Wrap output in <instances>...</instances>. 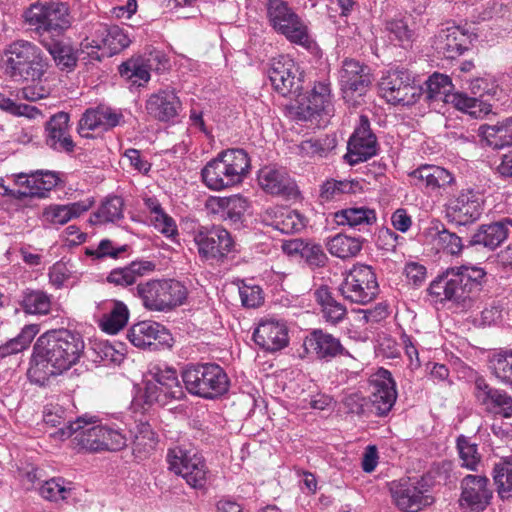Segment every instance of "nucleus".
Here are the masks:
<instances>
[{
  "instance_id": "obj_1",
  "label": "nucleus",
  "mask_w": 512,
  "mask_h": 512,
  "mask_svg": "<svg viewBox=\"0 0 512 512\" xmlns=\"http://www.w3.org/2000/svg\"><path fill=\"white\" fill-rule=\"evenodd\" d=\"M84 349V340L76 331L62 328L43 333L33 346L27 371L30 382L45 386L50 377L60 375L77 364Z\"/></svg>"
},
{
  "instance_id": "obj_39",
  "label": "nucleus",
  "mask_w": 512,
  "mask_h": 512,
  "mask_svg": "<svg viewBox=\"0 0 512 512\" xmlns=\"http://www.w3.org/2000/svg\"><path fill=\"white\" fill-rule=\"evenodd\" d=\"M103 306L106 312L98 321L99 327L108 334H117L126 326L129 319V310L119 300L106 301Z\"/></svg>"
},
{
  "instance_id": "obj_6",
  "label": "nucleus",
  "mask_w": 512,
  "mask_h": 512,
  "mask_svg": "<svg viewBox=\"0 0 512 512\" xmlns=\"http://www.w3.org/2000/svg\"><path fill=\"white\" fill-rule=\"evenodd\" d=\"M181 376L190 394L205 399L224 395L230 386L227 373L216 363L189 364L183 369Z\"/></svg>"
},
{
  "instance_id": "obj_55",
  "label": "nucleus",
  "mask_w": 512,
  "mask_h": 512,
  "mask_svg": "<svg viewBox=\"0 0 512 512\" xmlns=\"http://www.w3.org/2000/svg\"><path fill=\"white\" fill-rule=\"evenodd\" d=\"M457 448L462 460V466L470 470H476V467L481 459V456L478 453L477 445L472 443L469 438L460 436L457 439Z\"/></svg>"
},
{
  "instance_id": "obj_30",
  "label": "nucleus",
  "mask_w": 512,
  "mask_h": 512,
  "mask_svg": "<svg viewBox=\"0 0 512 512\" xmlns=\"http://www.w3.org/2000/svg\"><path fill=\"white\" fill-rule=\"evenodd\" d=\"M303 348L308 356L319 360H329L344 350L338 338L321 329H315L305 337Z\"/></svg>"
},
{
  "instance_id": "obj_11",
  "label": "nucleus",
  "mask_w": 512,
  "mask_h": 512,
  "mask_svg": "<svg viewBox=\"0 0 512 512\" xmlns=\"http://www.w3.org/2000/svg\"><path fill=\"white\" fill-rule=\"evenodd\" d=\"M168 469L180 475L186 483L195 489L206 484L208 468L203 456L194 448L176 446L166 455Z\"/></svg>"
},
{
  "instance_id": "obj_7",
  "label": "nucleus",
  "mask_w": 512,
  "mask_h": 512,
  "mask_svg": "<svg viewBox=\"0 0 512 512\" xmlns=\"http://www.w3.org/2000/svg\"><path fill=\"white\" fill-rule=\"evenodd\" d=\"M187 294L186 287L175 279L148 280L136 287V295L149 311L169 312L181 306Z\"/></svg>"
},
{
  "instance_id": "obj_31",
  "label": "nucleus",
  "mask_w": 512,
  "mask_h": 512,
  "mask_svg": "<svg viewBox=\"0 0 512 512\" xmlns=\"http://www.w3.org/2000/svg\"><path fill=\"white\" fill-rule=\"evenodd\" d=\"M70 116L66 112L54 114L46 123V144L59 152H73L75 143L70 135Z\"/></svg>"
},
{
  "instance_id": "obj_4",
  "label": "nucleus",
  "mask_w": 512,
  "mask_h": 512,
  "mask_svg": "<svg viewBox=\"0 0 512 512\" xmlns=\"http://www.w3.org/2000/svg\"><path fill=\"white\" fill-rule=\"evenodd\" d=\"M47 67V59L32 42L16 40L4 51L2 69L13 81H39Z\"/></svg>"
},
{
  "instance_id": "obj_57",
  "label": "nucleus",
  "mask_w": 512,
  "mask_h": 512,
  "mask_svg": "<svg viewBox=\"0 0 512 512\" xmlns=\"http://www.w3.org/2000/svg\"><path fill=\"white\" fill-rule=\"evenodd\" d=\"M472 94V98L481 100L485 105L489 107L488 113L491 111V106L486 103L484 97H495L499 91L498 85L494 80L490 78H476L470 82L469 86Z\"/></svg>"
},
{
  "instance_id": "obj_62",
  "label": "nucleus",
  "mask_w": 512,
  "mask_h": 512,
  "mask_svg": "<svg viewBox=\"0 0 512 512\" xmlns=\"http://www.w3.org/2000/svg\"><path fill=\"white\" fill-rule=\"evenodd\" d=\"M127 250V245L120 246L118 248H115L113 246L112 241L109 239H103L100 241L98 247L96 249L87 248L86 254L89 256H94L96 258H102V257H112V258H118V256L125 252Z\"/></svg>"
},
{
  "instance_id": "obj_33",
  "label": "nucleus",
  "mask_w": 512,
  "mask_h": 512,
  "mask_svg": "<svg viewBox=\"0 0 512 512\" xmlns=\"http://www.w3.org/2000/svg\"><path fill=\"white\" fill-rule=\"evenodd\" d=\"M470 36L457 26L442 29L436 37L434 47L438 54L447 59H455L468 49Z\"/></svg>"
},
{
  "instance_id": "obj_53",
  "label": "nucleus",
  "mask_w": 512,
  "mask_h": 512,
  "mask_svg": "<svg viewBox=\"0 0 512 512\" xmlns=\"http://www.w3.org/2000/svg\"><path fill=\"white\" fill-rule=\"evenodd\" d=\"M38 490L42 498L54 502L67 499L71 492V489L66 486L65 480L61 477L44 481Z\"/></svg>"
},
{
  "instance_id": "obj_27",
  "label": "nucleus",
  "mask_w": 512,
  "mask_h": 512,
  "mask_svg": "<svg viewBox=\"0 0 512 512\" xmlns=\"http://www.w3.org/2000/svg\"><path fill=\"white\" fill-rule=\"evenodd\" d=\"M253 340L264 351L277 352L289 343L288 329L283 322L262 320L253 333Z\"/></svg>"
},
{
  "instance_id": "obj_47",
  "label": "nucleus",
  "mask_w": 512,
  "mask_h": 512,
  "mask_svg": "<svg viewBox=\"0 0 512 512\" xmlns=\"http://www.w3.org/2000/svg\"><path fill=\"white\" fill-rule=\"evenodd\" d=\"M39 331L40 327L38 324L26 325L15 338L0 345V357L5 358L27 349Z\"/></svg>"
},
{
  "instance_id": "obj_24",
  "label": "nucleus",
  "mask_w": 512,
  "mask_h": 512,
  "mask_svg": "<svg viewBox=\"0 0 512 512\" xmlns=\"http://www.w3.org/2000/svg\"><path fill=\"white\" fill-rule=\"evenodd\" d=\"M390 492L395 505L406 512H418L433 501L431 496L426 495L416 482L410 479L392 482Z\"/></svg>"
},
{
  "instance_id": "obj_23",
  "label": "nucleus",
  "mask_w": 512,
  "mask_h": 512,
  "mask_svg": "<svg viewBox=\"0 0 512 512\" xmlns=\"http://www.w3.org/2000/svg\"><path fill=\"white\" fill-rule=\"evenodd\" d=\"M333 112L331 87L328 81H319L307 96H304L297 106V116L300 120L311 121L316 116H329Z\"/></svg>"
},
{
  "instance_id": "obj_50",
  "label": "nucleus",
  "mask_w": 512,
  "mask_h": 512,
  "mask_svg": "<svg viewBox=\"0 0 512 512\" xmlns=\"http://www.w3.org/2000/svg\"><path fill=\"white\" fill-rule=\"evenodd\" d=\"M151 64L140 60L130 59L119 66L121 77L130 81L132 85L144 86L150 80Z\"/></svg>"
},
{
  "instance_id": "obj_12",
  "label": "nucleus",
  "mask_w": 512,
  "mask_h": 512,
  "mask_svg": "<svg viewBox=\"0 0 512 512\" xmlns=\"http://www.w3.org/2000/svg\"><path fill=\"white\" fill-rule=\"evenodd\" d=\"M339 292L351 303L365 305L374 300L379 292V285L372 267L354 265L339 286Z\"/></svg>"
},
{
  "instance_id": "obj_14",
  "label": "nucleus",
  "mask_w": 512,
  "mask_h": 512,
  "mask_svg": "<svg viewBox=\"0 0 512 512\" xmlns=\"http://www.w3.org/2000/svg\"><path fill=\"white\" fill-rule=\"evenodd\" d=\"M268 77L273 89L284 97H298L303 88V71L289 56L274 57L268 64Z\"/></svg>"
},
{
  "instance_id": "obj_21",
  "label": "nucleus",
  "mask_w": 512,
  "mask_h": 512,
  "mask_svg": "<svg viewBox=\"0 0 512 512\" xmlns=\"http://www.w3.org/2000/svg\"><path fill=\"white\" fill-rule=\"evenodd\" d=\"M473 394L484 409L504 418L512 416V396L505 390L493 387L483 376H476L473 381Z\"/></svg>"
},
{
  "instance_id": "obj_63",
  "label": "nucleus",
  "mask_w": 512,
  "mask_h": 512,
  "mask_svg": "<svg viewBox=\"0 0 512 512\" xmlns=\"http://www.w3.org/2000/svg\"><path fill=\"white\" fill-rule=\"evenodd\" d=\"M43 421L52 427L63 425L61 428H66L70 420H67L66 412L63 407L50 405L44 410Z\"/></svg>"
},
{
  "instance_id": "obj_46",
  "label": "nucleus",
  "mask_w": 512,
  "mask_h": 512,
  "mask_svg": "<svg viewBox=\"0 0 512 512\" xmlns=\"http://www.w3.org/2000/svg\"><path fill=\"white\" fill-rule=\"evenodd\" d=\"M326 247L331 255L347 259L355 257L361 251L362 242L355 237L337 234L327 241Z\"/></svg>"
},
{
  "instance_id": "obj_44",
  "label": "nucleus",
  "mask_w": 512,
  "mask_h": 512,
  "mask_svg": "<svg viewBox=\"0 0 512 512\" xmlns=\"http://www.w3.org/2000/svg\"><path fill=\"white\" fill-rule=\"evenodd\" d=\"M52 56L56 65L61 69H73L77 63V55L73 47L60 38L42 40L40 42Z\"/></svg>"
},
{
  "instance_id": "obj_59",
  "label": "nucleus",
  "mask_w": 512,
  "mask_h": 512,
  "mask_svg": "<svg viewBox=\"0 0 512 512\" xmlns=\"http://www.w3.org/2000/svg\"><path fill=\"white\" fill-rule=\"evenodd\" d=\"M242 305L246 308H257L264 302L263 291L258 285L243 283L239 287Z\"/></svg>"
},
{
  "instance_id": "obj_16",
  "label": "nucleus",
  "mask_w": 512,
  "mask_h": 512,
  "mask_svg": "<svg viewBox=\"0 0 512 512\" xmlns=\"http://www.w3.org/2000/svg\"><path fill=\"white\" fill-rule=\"evenodd\" d=\"M338 77L343 99L352 106L360 103L372 83L369 67L349 58L342 62Z\"/></svg>"
},
{
  "instance_id": "obj_20",
  "label": "nucleus",
  "mask_w": 512,
  "mask_h": 512,
  "mask_svg": "<svg viewBox=\"0 0 512 512\" xmlns=\"http://www.w3.org/2000/svg\"><path fill=\"white\" fill-rule=\"evenodd\" d=\"M377 150V138L370 128L369 119L361 115L359 124L349 138L344 158L350 165H356L375 156Z\"/></svg>"
},
{
  "instance_id": "obj_41",
  "label": "nucleus",
  "mask_w": 512,
  "mask_h": 512,
  "mask_svg": "<svg viewBox=\"0 0 512 512\" xmlns=\"http://www.w3.org/2000/svg\"><path fill=\"white\" fill-rule=\"evenodd\" d=\"M314 298L320 305L322 317L326 322L336 325L346 317V307L333 297L327 286L317 288L314 292Z\"/></svg>"
},
{
  "instance_id": "obj_42",
  "label": "nucleus",
  "mask_w": 512,
  "mask_h": 512,
  "mask_svg": "<svg viewBox=\"0 0 512 512\" xmlns=\"http://www.w3.org/2000/svg\"><path fill=\"white\" fill-rule=\"evenodd\" d=\"M248 207V200L240 194L218 197L214 200V211L219 213L222 219L236 225L242 222Z\"/></svg>"
},
{
  "instance_id": "obj_52",
  "label": "nucleus",
  "mask_w": 512,
  "mask_h": 512,
  "mask_svg": "<svg viewBox=\"0 0 512 512\" xmlns=\"http://www.w3.org/2000/svg\"><path fill=\"white\" fill-rule=\"evenodd\" d=\"M157 435L147 422L139 423L133 435V451L138 454H148L157 445Z\"/></svg>"
},
{
  "instance_id": "obj_37",
  "label": "nucleus",
  "mask_w": 512,
  "mask_h": 512,
  "mask_svg": "<svg viewBox=\"0 0 512 512\" xmlns=\"http://www.w3.org/2000/svg\"><path fill=\"white\" fill-rule=\"evenodd\" d=\"M288 255H299L312 268L324 267L328 257L318 243L303 239H294L283 245Z\"/></svg>"
},
{
  "instance_id": "obj_13",
  "label": "nucleus",
  "mask_w": 512,
  "mask_h": 512,
  "mask_svg": "<svg viewBox=\"0 0 512 512\" xmlns=\"http://www.w3.org/2000/svg\"><path fill=\"white\" fill-rule=\"evenodd\" d=\"M96 416L83 415L77 417L74 421H69L66 428H59L53 437L65 440L73 437V442L79 449L88 452L103 451V424H97Z\"/></svg>"
},
{
  "instance_id": "obj_45",
  "label": "nucleus",
  "mask_w": 512,
  "mask_h": 512,
  "mask_svg": "<svg viewBox=\"0 0 512 512\" xmlns=\"http://www.w3.org/2000/svg\"><path fill=\"white\" fill-rule=\"evenodd\" d=\"M491 374L503 385L512 389V350L501 349L488 360Z\"/></svg>"
},
{
  "instance_id": "obj_35",
  "label": "nucleus",
  "mask_w": 512,
  "mask_h": 512,
  "mask_svg": "<svg viewBox=\"0 0 512 512\" xmlns=\"http://www.w3.org/2000/svg\"><path fill=\"white\" fill-rule=\"evenodd\" d=\"M258 181L262 189L272 195L291 197L296 194L295 182L283 168L263 167L259 171Z\"/></svg>"
},
{
  "instance_id": "obj_48",
  "label": "nucleus",
  "mask_w": 512,
  "mask_h": 512,
  "mask_svg": "<svg viewBox=\"0 0 512 512\" xmlns=\"http://www.w3.org/2000/svg\"><path fill=\"white\" fill-rule=\"evenodd\" d=\"M124 201L119 196L108 197L99 209L90 216L91 224L116 222L123 218Z\"/></svg>"
},
{
  "instance_id": "obj_49",
  "label": "nucleus",
  "mask_w": 512,
  "mask_h": 512,
  "mask_svg": "<svg viewBox=\"0 0 512 512\" xmlns=\"http://www.w3.org/2000/svg\"><path fill=\"white\" fill-rule=\"evenodd\" d=\"M21 306L26 313L47 315L52 306L51 296L41 290L27 289L23 292Z\"/></svg>"
},
{
  "instance_id": "obj_61",
  "label": "nucleus",
  "mask_w": 512,
  "mask_h": 512,
  "mask_svg": "<svg viewBox=\"0 0 512 512\" xmlns=\"http://www.w3.org/2000/svg\"><path fill=\"white\" fill-rule=\"evenodd\" d=\"M327 150L328 149L324 143L317 138L303 140L299 145H297V153L303 157H322L327 153Z\"/></svg>"
},
{
  "instance_id": "obj_18",
  "label": "nucleus",
  "mask_w": 512,
  "mask_h": 512,
  "mask_svg": "<svg viewBox=\"0 0 512 512\" xmlns=\"http://www.w3.org/2000/svg\"><path fill=\"white\" fill-rule=\"evenodd\" d=\"M131 40L124 29L117 26L99 24L92 39L86 37L81 42V53H87L92 59L101 60L98 51L107 49V55H114L129 46Z\"/></svg>"
},
{
  "instance_id": "obj_26",
  "label": "nucleus",
  "mask_w": 512,
  "mask_h": 512,
  "mask_svg": "<svg viewBox=\"0 0 512 512\" xmlns=\"http://www.w3.org/2000/svg\"><path fill=\"white\" fill-rule=\"evenodd\" d=\"M59 181L58 176L51 171H36L30 175L19 174L17 175V184L23 187L17 192H12L4 188L5 194L13 195L18 198L24 197H39L44 198L47 193L56 187Z\"/></svg>"
},
{
  "instance_id": "obj_43",
  "label": "nucleus",
  "mask_w": 512,
  "mask_h": 512,
  "mask_svg": "<svg viewBox=\"0 0 512 512\" xmlns=\"http://www.w3.org/2000/svg\"><path fill=\"white\" fill-rule=\"evenodd\" d=\"M334 220L338 225H347L351 228L361 229V227L372 225L376 222V212L365 206L349 207L337 211L334 214Z\"/></svg>"
},
{
  "instance_id": "obj_19",
  "label": "nucleus",
  "mask_w": 512,
  "mask_h": 512,
  "mask_svg": "<svg viewBox=\"0 0 512 512\" xmlns=\"http://www.w3.org/2000/svg\"><path fill=\"white\" fill-rule=\"evenodd\" d=\"M484 210V198L473 189L462 190L445 206V217L448 222L458 226H466L480 219Z\"/></svg>"
},
{
  "instance_id": "obj_28",
  "label": "nucleus",
  "mask_w": 512,
  "mask_h": 512,
  "mask_svg": "<svg viewBox=\"0 0 512 512\" xmlns=\"http://www.w3.org/2000/svg\"><path fill=\"white\" fill-rule=\"evenodd\" d=\"M488 479L480 475H467L463 478L460 503L471 512L483 511L489 504L491 491L487 488Z\"/></svg>"
},
{
  "instance_id": "obj_54",
  "label": "nucleus",
  "mask_w": 512,
  "mask_h": 512,
  "mask_svg": "<svg viewBox=\"0 0 512 512\" xmlns=\"http://www.w3.org/2000/svg\"><path fill=\"white\" fill-rule=\"evenodd\" d=\"M355 186L353 181L328 180L321 186L320 198L325 202L335 200L342 194L354 193Z\"/></svg>"
},
{
  "instance_id": "obj_40",
  "label": "nucleus",
  "mask_w": 512,
  "mask_h": 512,
  "mask_svg": "<svg viewBox=\"0 0 512 512\" xmlns=\"http://www.w3.org/2000/svg\"><path fill=\"white\" fill-rule=\"evenodd\" d=\"M92 201H79L67 205H51L44 209L42 220L49 224L64 225L73 218L87 212Z\"/></svg>"
},
{
  "instance_id": "obj_25",
  "label": "nucleus",
  "mask_w": 512,
  "mask_h": 512,
  "mask_svg": "<svg viewBox=\"0 0 512 512\" xmlns=\"http://www.w3.org/2000/svg\"><path fill=\"white\" fill-rule=\"evenodd\" d=\"M127 338L136 347L152 349L169 346L172 340L168 330L163 325L153 321H142L134 324L128 330Z\"/></svg>"
},
{
  "instance_id": "obj_3",
  "label": "nucleus",
  "mask_w": 512,
  "mask_h": 512,
  "mask_svg": "<svg viewBox=\"0 0 512 512\" xmlns=\"http://www.w3.org/2000/svg\"><path fill=\"white\" fill-rule=\"evenodd\" d=\"M250 167V158L244 149H227L203 167L201 177L209 189L220 191L240 184Z\"/></svg>"
},
{
  "instance_id": "obj_8",
  "label": "nucleus",
  "mask_w": 512,
  "mask_h": 512,
  "mask_svg": "<svg viewBox=\"0 0 512 512\" xmlns=\"http://www.w3.org/2000/svg\"><path fill=\"white\" fill-rule=\"evenodd\" d=\"M267 19L271 27L279 34L296 45L307 50L314 41L302 18L283 0H268L266 4Z\"/></svg>"
},
{
  "instance_id": "obj_17",
  "label": "nucleus",
  "mask_w": 512,
  "mask_h": 512,
  "mask_svg": "<svg viewBox=\"0 0 512 512\" xmlns=\"http://www.w3.org/2000/svg\"><path fill=\"white\" fill-rule=\"evenodd\" d=\"M379 93L390 104L412 105L422 95V90L413 83L408 72L395 70L381 78Z\"/></svg>"
},
{
  "instance_id": "obj_9",
  "label": "nucleus",
  "mask_w": 512,
  "mask_h": 512,
  "mask_svg": "<svg viewBox=\"0 0 512 512\" xmlns=\"http://www.w3.org/2000/svg\"><path fill=\"white\" fill-rule=\"evenodd\" d=\"M142 398L145 404L165 406L173 400L182 399L185 394L175 369L154 365L149 370Z\"/></svg>"
},
{
  "instance_id": "obj_51",
  "label": "nucleus",
  "mask_w": 512,
  "mask_h": 512,
  "mask_svg": "<svg viewBox=\"0 0 512 512\" xmlns=\"http://www.w3.org/2000/svg\"><path fill=\"white\" fill-rule=\"evenodd\" d=\"M492 474L498 495L502 499L512 497V456L495 464Z\"/></svg>"
},
{
  "instance_id": "obj_60",
  "label": "nucleus",
  "mask_w": 512,
  "mask_h": 512,
  "mask_svg": "<svg viewBox=\"0 0 512 512\" xmlns=\"http://www.w3.org/2000/svg\"><path fill=\"white\" fill-rule=\"evenodd\" d=\"M438 245L449 254L455 255L461 252L463 244L461 238L443 227L437 233Z\"/></svg>"
},
{
  "instance_id": "obj_10",
  "label": "nucleus",
  "mask_w": 512,
  "mask_h": 512,
  "mask_svg": "<svg viewBox=\"0 0 512 512\" xmlns=\"http://www.w3.org/2000/svg\"><path fill=\"white\" fill-rule=\"evenodd\" d=\"M426 97L433 101L452 102L454 106L475 118L488 114L489 107L464 93H451L454 86L449 76L434 73L426 81Z\"/></svg>"
},
{
  "instance_id": "obj_15",
  "label": "nucleus",
  "mask_w": 512,
  "mask_h": 512,
  "mask_svg": "<svg viewBox=\"0 0 512 512\" xmlns=\"http://www.w3.org/2000/svg\"><path fill=\"white\" fill-rule=\"evenodd\" d=\"M193 239L201 259L211 263H223L235 249L231 234L221 226L200 227Z\"/></svg>"
},
{
  "instance_id": "obj_58",
  "label": "nucleus",
  "mask_w": 512,
  "mask_h": 512,
  "mask_svg": "<svg viewBox=\"0 0 512 512\" xmlns=\"http://www.w3.org/2000/svg\"><path fill=\"white\" fill-rule=\"evenodd\" d=\"M386 30L389 32L390 39L397 41L402 47L408 46L412 41L413 31L403 19L388 21Z\"/></svg>"
},
{
  "instance_id": "obj_64",
  "label": "nucleus",
  "mask_w": 512,
  "mask_h": 512,
  "mask_svg": "<svg viewBox=\"0 0 512 512\" xmlns=\"http://www.w3.org/2000/svg\"><path fill=\"white\" fill-rule=\"evenodd\" d=\"M305 224L303 218L295 211H290L278 222V228L282 233L293 234L301 231Z\"/></svg>"
},
{
  "instance_id": "obj_22",
  "label": "nucleus",
  "mask_w": 512,
  "mask_h": 512,
  "mask_svg": "<svg viewBox=\"0 0 512 512\" xmlns=\"http://www.w3.org/2000/svg\"><path fill=\"white\" fill-rule=\"evenodd\" d=\"M370 385L369 400L374 413L379 417L388 415L397 399L396 384L390 371L380 368L372 376Z\"/></svg>"
},
{
  "instance_id": "obj_36",
  "label": "nucleus",
  "mask_w": 512,
  "mask_h": 512,
  "mask_svg": "<svg viewBox=\"0 0 512 512\" xmlns=\"http://www.w3.org/2000/svg\"><path fill=\"white\" fill-rule=\"evenodd\" d=\"M510 219H504L490 224H482L471 236V245H482L494 250L499 247L508 237Z\"/></svg>"
},
{
  "instance_id": "obj_29",
  "label": "nucleus",
  "mask_w": 512,
  "mask_h": 512,
  "mask_svg": "<svg viewBox=\"0 0 512 512\" xmlns=\"http://www.w3.org/2000/svg\"><path fill=\"white\" fill-rule=\"evenodd\" d=\"M181 108V101L172 88L160 89L151 94L145 103L147 113L161 122L175 118Z\"/></svg>"
},
{
  "instance_id": "obj_56",
  "label": "nucleus",
  "mask_w": 512,
  "mask_h": 512,
  "mask_svg": "<svg viewBox=\"0 0 512 512\" xmlns=\"http://www.w3.org/2000/svg\"><path fill=\"white\" fill-rule=\"evenodd\" d=\"M103 451H120L127 446L128 438L119 427L103 425Z\"/></svg>"
},
{
  "instance_id": "obj_38",
  "label": "nucleus",
  "mask_w": 512,
  "mask_h": 512,
  "mask_svg": "<svg viewBox=\"0 0 512 512\" xmlns=\"http://www.w3.org/2000/svg\"><path fill=\"white\" fill-rule=\"evenodd\" d=\"M155 264L152 261H133L129 265L115 268L107 276V282L116 286H130L138 278H141L155 270Z\"/></svg>"
},
{
  "instance_id": "obj_5",
  "label": "nucleus",
  "mask_w": 512,
  "mask_h": 512,
  "mask_svg": "<svg viewBox=\"0 0 512 512\" xmlns=\"http://www.w3.org/2000/svg\"><path fill=\"white\" fill-rule=\"evenodd\" d=\"M39 41L62 37L72 26L73 16L64 2L32 4L24 14Z\"/></svg>"
},
{
  "instance_id": "obj_2",
  "label": "nucleus",
  "mask_w": 512,
  "mask_h": 512,
  "mask_svg": "<svg viewBox=\"0 0 512 512\" xmlns=\"http://www.w3.org/2000/svg\"><path fill=\"white\" fill-rule=\"evenodd\" d=\"M485 276L486 272L480 267H452L430 284L429 293L440 302L449 301L467 307L473 294L480 291Z\"/></svg>"
},
{
  "instance_id": "obj_32",
  "label": "nucleus",
  "mask_w": 512,
  "mask_h": 512,
  "mask_svg": "<svg viewBox=\"0 0 512 512\" xmlns=\"http://www.w3.org/2000/svg\"><path fill=\"white\" fill-rule=\"evenodd\" d=\"M121 119L122 114L110 107L100 105L95 108H89L84 112L79 121L78 133L82 137L89 138L90 131L96 129L107 131L116 127Z\"/></svg>"
},
{
  "instance_id": "obj_34",
  "label": "nucleus",
  "mask_w": 512,
  "mask_h": 512,
  "mask_svg": "<svg viewBox=\"0 0 512 512\" xmlns=\"http://www.w3.org/2000/svg\"><path fill=\"white\" fill-rule=\"evenodd\" d=\"M409 176L415 181V185L424 186L430 192L441 193L455 184V178L450 171L435 165H423Z\"/></svg>"
}]
</instances>
